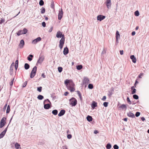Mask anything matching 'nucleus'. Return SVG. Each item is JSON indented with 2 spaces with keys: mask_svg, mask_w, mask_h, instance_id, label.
Instances as JSON below:
<instances>
[{
  "mask_svg": "<svg viewBox=\"0 0 149 149\" xmlns=\"http://www.w3.org/2000/svg\"><path fill=\"white\" fill-rule=\"evenodd\" d=\"M14 78H13V79L10 82V85L11 86H12L13 85V82H14Z\"/></svg>",
  "mask_w": 149,
  "mask_h": 149,
  "instance_id": "09e8293b",
  "label": "nucleus"
},
{
  "mask_svg": "<svg viewBox=\"0 0 149 149\" xmlns=\"http://www.w3.org/2000/svg\"><path fill=\"white\" fill-rule=\"evenodd\" d=\"M52 29H53V27H51L50 29L49 30V32H51L52 30Z\"/></svg>",
  "mask_w": 149,
  "mask_h": 149,
  "instance_id": "052dcab7",
  "label": "nucleus"
},
{
  "mask_svg": "<svg viewBox=\"0 0 149 149\" xmlns=\"http://www.w3.org/2000/svg\"><path fill=\"white\" fill-rule=\"evenodd\" d=\"M67 138L68 139H70L72 138V135L71 134H68L67 136Z\"/></svg>",
  "mask_w": 149,
  "mask_h": 149,
  "instance_id": "8fccbe9b",
  "label": "nucleus"
},
{
  "mask_svg": "<svg viewBox=\"0 0 149 149\" xmlns=\"http://www.w3.org/2000/svg\"><path fill=\"white\" fill-rule=\"evenodd\" d=\"M82 68V66L81 65H78L77 66V68L78 70H80Z\"/></svg>",
  "mask_w": 149,
  "mask_h": 149,
  "instance_id": "7c9ffc66",
  "label": "nucleus"
},
{
  "mask_svg": "<svg viewBox=\"0 0 149 149\" xmlns=\"http://www.w3.org/2000/svg\"><path fill=\"white\" fill-rule=\"evenodd\" d=\"M130 58L132 60L133 63H135L136 62V59L135 56L134 55H131L130 56Z\"/></svg>",
  "mask_w": 149,
  "mask_h": 149,
  "instance_id": "2eb2a0df",
  "label": "nucleus"
},
{
  "mask_svg": "<svg viewBox=\"0 0 149 149\" xmlns=\"http://www.w3.org/2000/svg\"><path fill=\"white\" fill-rule=\"evenodd\" d=\"M6 118L5 117L3 118L0 122V128H1L3 127L5 125L6 123Z\"/></svg>",
  "mask_w": 149,
  "mask_h": 149,
  "instance_id": "39448f33",
  "label": "nucleus"
},
{
  "mask_svg": "<svg viewBox=\"0 0 149 149\" xmlns=\"http://www.w3.org/2000/svg\"><path fill=\"white\" fill-rule=\"evenodd\" d=\"M105 18L104 16L102 15H98L97 17V20L100 21H101L102 20L104 19Z\"/></svg>",
  "mask_w": 149,
  "mask_h": 149,
  "instance_id": "6e6552de",
  "label": "nucleus"
},
{
  "mask_svg": "<svg viewBox=\"0 0 149 149\" xmlns=\"http://www.w3.org/2000/svg\"><path fill=\"white\" fill-rule=\"evenodd\" d=\"M133 97L136 100H137L139 98L138 96L136 94H134L133 95Z\"/></svg>",
  "mask_w": 149,
  "mask_h": 149,
  "instance_id": "c9c22d12",
  "label": "nucleus"
},
{
  "mask_svg": "<svg viewBox=\"0 0 149 149\" xmlns=\"http://www.w3.org/2000/svg\"><path fill=\"white\" fill-rule=\"evenodd\" d=\"M119 108L123 109H126V106L125 104H122L120 107Z\"/></svg>",
  "mask_w": 149,
  "mask_h": 149,
  "instance_id": "cd10ccee",
  "label": "nucleus"
},
{
  "mask_svg": "<svg viewBox=\"0 0 149 149\" xmlns=\"http://www.w3.org/2000/svg\"><path fill=\"white\" fill-rule=\"evenodd\" d=\"M143 73H141L140 74L139 76V78H141V76H142L143 75Z\"/></svg>",
  "mask_w": 149,
  "mask_h": 149,
  "instance_id": "6e6d98bb",
  "label": "nucleus"
},
{
  "mask_svg": "<svg viewBox=\"0 0 149 149\" xmlns=\"http://www.w3.org/2000/svg\"><path fill=\"white\" fill-rule=\"evenodd\" d=\"M30 57L31 58H33V56L32 54H30L29 55V56L27 57V59L29 61H31L32 60V58H30Z\"/></svg>",
  "mask_w": 149,
  "mask_h": 149,
  "instance_id": "5701e85b",
  "label": "nucleus"
},
{
  "mask_svg": "<svg viewBox=\"0 0 149 149\" xmlns=\"http://www.w3.org/2000/svg\"><path fill=\"white\" fill-rule=\"evenodd\" d=\"M106 3L107 8H109L111 6V0H106Z\"/></svg>",
  "mask_w": 149,
  "mask_h": 149,
  "instance_id": "f8f14e48",
  "label": "nucleus"
},
{
  "mask_svg": "<svg viewBox=\"0 0 149 149\" xmlns=\"http://www.w3.org/2000/svg\"><path fill=\"white\" fill-rule=\"evenodd\" d=\"M70 104L72 106H75L77 104V101L76 99L74 97H72L70 100Z\"/></svg>",
  "mask_w": 149,
  "mask_h": 149,
  "instance_id": "20e7f679",
  "label": "nucleus"
},
{
  "mask_svg": "<svg viewBox=\"0 0 149 149\" xmlns=\"http://www.w3.org/2000/svg\"><path fill=\"white\" fill-rule=\"evenodd\" d=\"M135 33H135V31H134L132 32V36H134L135 35Z\"/></svg>",
  "mask_w": 149,
  "mask_h": 149,
  "instance_id": "e2e57ef3",
  "label": "nucleus"
},
{
  "mask_svg": "<svg viewBox=\"0 0 149 149\" xmlns=\"http://www.w3.org/2000/svg\"><path fill=\"white\" fill-rule=\"evenodd\" d=\"M15 147L17 149H21V147L20 145L17 143H16L15 144Z\"/></svg>",
  "mask_w": 149,
  "mask_h": 149,
  "instance_id": "a211bd4d",
  "label": "nucleus"
},
{
  "mask_svg": "<svg viewBox=\"0 0 149 149\" xmlns=\"http://www.w3.org/2000/svg\"><path fill=\"white\" fill-rule=\"evenodd\" d=\"M106 99V97L105 96H104L103 97V98L102 99V100L103 101H105Z\"/></svg>",
  "mask_w": 149,
  "mask_h": 149,
  "instance_id": "603ef678",
  "label": "nucleus"
},
{
  "mask_svg": "<svg viewBox=\"0 0 149 149\" xmlns=\"http://www.w3.org/2000/svg\"><path fill=\"white\" fill-rule=\"evenodd\" d=\"M63 149H67V148L66 146H63Z\"/></svg>",
  "mask_w": 149,
  "mask_h": 149,
  "instance_id": "774afa93",
  "label": "nucleus"
},
{
  "mask_svg": "<svg viewBox=\"0 0 149 149\" xmlns=\"http://www.w3.org/2000/svg\"><path fill=\"white\" fill-rule=\"evenodd\" d=\"M63 12L62 9L59 11V13L58 15V19L61 20L63 17Z\"/></svg>",
  "mask_w": 149,
  "mask_h": 149,
  "instance_id": "0eeeda50",
  "label": "nucleus"
},
{
  "mask_svg": "<svg viewBox=\"0 0 149 149\" xmlns=\"http://www.w3.org/2000/svg\"><path fill=\"white\" fill-rule=\"evenodd\" d=\"M120 54L121 55H122L123 54V50L120 51Z\"/></svg>",
  "mask_w": 149,
  "mask_h": 149,
  "instance_id": "13d9d810",
  "label": "nucleus"
},
{
  "mask_svg": "<svg viewBox=\"0 0 149 149\" xmlns=\"http://www.w3.org/2000/svg\"><path fill=\"white\" fill-rule=\"evenodd\" d=\"M56 37L57 38H62L59 41V47L61 49L64 44L65 42V36L64 34H63L60 31H58L56 34Z\"/></svg>",
  "mask_w": 149,
  "mask_h": 149,
  "instance_id": "f257e3e1",
  "label": "nucleus"
},
{
  "mask_svg": "<svg viewBox=\"0 0 149 149\" xmlns=\"http://www.w3.org/2000/svg\"><path fill=\"white\" fill-rule=\"evenodd\" d=\"M44 98L43 96L41 95H39L38 96L37 98L39 100H42Z\"/></svg>",
  "mask_w": 149,
  "mask_h": 149,
  "instance_id": "bb28decb",
  "label": "nucleus"
},
{
  "mask_svg": "<svg viewBox=\"0 0 149 149\" xmlns=\"http://www.w3.org/2000/svg\"><path fill=\"white\" fill-rule=\"evenodd\" d=\"M42 26L44 27H45L46 26V23L45 22H42Z\"/></svg>",
  "mask_w": 149,
  "mask_h": 149,
  "instance_id": "5fc2aeb1",
  "label": "nucleus"
},
{
  "mask_svg": "<svg viewBox=\"0 0 149 149\" xmlns=\"http://www.w3.org/2000/svg\"><path fill=\"white\" fill-rule=\"evenodd\" d=\"M10 106L9 105H8L7 107V109L6 111V113H9L10 111Z\"/></svg>",
  "mask_w": 149,
  "mask_h": 149,
  "instance_id": "c756f323",
  "label": "nucleus"
},
{
  "mask_svg": "<svg viewBox=\"0 0 149 149\" xmlns=\"http://www.w3.org/2000/svg\"><path fill=\"white\" fill-rule=\"evenodd\" d=\"M52 113L54 115H56L57 114L58 111L56 109L52 111Z\"/></svg>",
  "mask_w": 149,
  "mask_h": 149,
  "instance_id": "393cba45",
  "label": "nucleus"
},
{
  "mask_svg": "<svg viewBox=\"0 0 149 149\" xmlns=\"http://www.w3.org/2000/svg\"><path fill=\"white\" fill-rule=\"evenodd\" d=\"M108 104V102H105L103 103V105L104 107H107Z\"/></svg>",
  "mask_w": 149,
  "mask_h": 149,
  "instance_id": "a19ab883",
  "label": "nucleus"
},
{
  "mask_svg": "<svg viewBox=\"0 0 149 149\" xmlns=\"http://www.w3.org/2000/svg\"><path fill=\"white\" fill-rule=\"evenodd\" d=\"M47 101L48 102H49V103H51V102L48 99H47L46 100H45L44 101V104H45L46 103V102Z\"/></svg>",
  "mask_w": 149,
  "mask_h": 149,
  "instance_id": "864d4df0",
  "label": "nucleus"
},
{
  "mask_svg": "<svg viewBox=\"0 0 149 149\" xmlns=\"http://www.w3.org/2000/svg\"><path fill=\"white\" fill-rule=\"evenodd\" d=\"M8 126L7 127H6L4 130L3 132H2L0 134V139H1L5 135L7 131Z\"/></svg>",
  "mask_w": 149,
  "mask_h": 149,
  "instance_id": "9d476101",
  "label": "nucleus"
},
{
  "mask_svg": "<svg viewBox=\"0 0 149 149\" xmlns=\"http://www.w3.org/2000/svg\"><path fill=\"white\" fill-rule=\"evenodd\" d=\"M27 81H25L24 84V85H23V87H25L26 85L27 84Z\"/></svg>",
  "mask_w": 149,
  "mask_h": 149,
  "instance_id": "bf43d9fd",
  "label": "nucleus"
},
{
  "mask_svg": "<svg viewBox=\"0 0 149 149\" xmlns=\"http://www.w3.org/2000/svg\"><path fill=\"white\" fill-rule=\"evenodd\" d=\"M24 68L26 70H27L30 67V65L26 63L24 64Z\"/></svg>",
  "mask_w": 149,
  "mask_h": 149,
  "instance_id": "412c9836",
  "label": "nucleus"
},
{
  "mask_svg": "<svg viewBox=\"0 0 149 149\" xmlns=\"http://www.w3.org/2000/svg\"><path fill=\"white\" fill-rule=\"evenodd\" d=\"M63 68L61 67H58V70L59 72H61Z\"/></svg>",
  "mask_w": 149,
  "mask_h": 149,
  "instance_id": "ea45409f",
  "label": "nucleus"
},
{
  "mask_svg": "<svg viewBox=\"0 0 149 149\" xmlns=\"http://www.w3.org/2000/svg\"><path fill=\"white\" fill-rule=\"evenodd\" d=\"M39 4V5L41 6H43L44 4V2L42 0H40V1Z\"/></svg>",
  "mask_w": 149,
  "mask_h": 149,
  "instance_id": "f704fd0d",
  "label": "nucleus"
},
{
  "mask_svg": "<svg viewBox=\"0 0 149 149\" xmlns=\"http://www.w3.org/2000/svg\"><path fill=\"white\" fill-rule=\"evenodd\" d=\"M37 67L36 66H34L33 68L30 73V77L31 78H33L35 75L37 71Z\"/></svg>",
  "mask_w": 149,
  "mask_h": 149,
  "instance_id": "7ed1b4c3",
  "label": "nucleus"
},
{
  "mask_svg": "<svg viewBox=\"0 0 149 149\" xmlns=\"http://www.w3.org/2000/svg\"><path fill=\"white\" fill-rule=\"evenodd\" d=\"M113 147L114 149H118L119 148L118 146L116 144L114 145Z\"/></svg>",
  "mask_w": 149,
  "mask_h": 149,
  "instance_id": "c03bdc74",
  "label": "nucleus"
},
{
  "mask_svg": "<svg viewBox=\"0 0 149 149\" xmlns=\"http://www.w3.org/2000/svg\"><path fill=\"white\" fill-rule=\"evenodd\" d=\"M77 93L78 94V95L79 97L80 100H82L81 95V93H80V92L79 91H77Z\"/></svg>",
  "mask_w": 149,
  "mask_h": 149,
  "instance_id": "a878e982",
  "label": "nucleus"
},
{
  "mask_svg": "<svg viewBox=\"0 0 149 149\" xmlns=\"http://www.w3.org/2000/svg\"><path fill=\"white\" fill-rule=\"evenodd\" d=\"M44 58L43 56H41L39 58L38 60L37 61V63H41L44 60Z\"/></svg>",
  "mask_w": 149,
  "mask_h": 149,
  "instance_id": "dca6fc26",
  "label": "nucleus"
},
{
  "mask_svg": "<svg viewBox=\"0 0 149 149\" xmlns=\"http://www.w3.org/2000/svg\"><path fill=\"white\" fill-rule=\"evenodd\" d=\"M14 63H13L11 65L10 68V70H13V69L14 67Z\"/></svg>",
  "mask_w": 149,
  "mask_h": 149,
  "instance_id": "b1692460",
  "label": "nucleus"
},
{
  "mask_svg": "<svg viewBox=\"0 0 149 149\" xmlns=\"http://www.w3.org/2000/svg\"><path fill=\"white\" fill-rule=\"evenodd\" d=\"M127 115L128 116L132 118H134L135 117V116L134 114L131 112H129L127 113Z\"/></svg>",
  "mask_w": 149,
  "mask_h": 149,
  "instance_id": "f3484780",
  "label": "nucleus"
},
{
  "mask_svg": "<svg viewBox=\"0 0 149 149\" xmlns=\"http://www.w3.org/2000/svg\"><path fill=\"white\" fill-rule=\"evenodd\" d=\"M18 65H15V67L16 69V70H17V68H18Z\"/></svg>",
  "mask_w": 149,
  "mask_h": 149,
  "instance_id": "69168bd1",
  "label": "nucleus"
},
{
  "mask_svg": "<svg viewBox=\"0 0 149 149\" xmlns=\"http://www.w3.org/2000/svg\"><path fill=\"white\" fill-rule=\"evenodd\" d=\"M69 52L68 49L67 47H66L64 48L63 52V54L64 55H66Z\"/></svg>",
  "mask_w": 149,
  "mask_h": 149,
  "instance_id": "4468645a",
  "label": "nucleus"
},
{
  "mask_svg": "<svg viewBox=\"0 0 149 149\" xmlns=\"http://www.w3.org/2000/svg\"><path fill=\"white\" fill-rule=\"evenodd\" d=\"M7 104H6L4 107L3 108V111H5L6 110V108L7 107Z\"/></svg>",
  "mask_w": 149,
  "mask_h": 149,
  "instance_id": "49530a36",
  "label": "nucleus"
},
{
  "mask_svg": "<svg viewBox=\"0 0 149 149\" xmlns=\"http://www.w3.org/2000/svg\"><path fill=\"white\" fill-rule=\"evenodd\" d=\"M120 34L119 32L117 31L116 32V39H118L120 37Z\"/></svg>",
  "mask_w": 149,
  "mask_h": 149,
  "instance_id": "4be33fe9",
  "label": "nucleus"
},
{
  "mask_svg": "<svg viewBox=\"0 0 149 149\" xmlns=\"http://www.w3.org/2000/svg\"><path fill=\"white\" fill-rule=\"evenodd\" d=\"M127 100L130 104H131V102L129 98L127 97Z\"/></svg>",
  "mask_w": 149,
  "mask_h": 149,
  "instance_id": "37998d69",
  "label": "nucleus"
},
{
  "mask_svg": "<svg viewBox=\"0 0 149 149\" xmlns=\"http://www.w3.org/2000/svg\"><path fill=\"white\" fill-rule=\"evenodd\" d=\"M4 19L1 18V19L0 20V24H1L3 23L4 22Z\"/></svg>",
  "mask_w": 149,
  "mask_h": 149,
  "instance_id": "a18cd8bd",
  "label": "nucleus"
},
{
  "mask_svg": "<svg viewBox=\"0 0 149 149\" xmlns=\"http://www.w3.org/2000/svg\"><path fill=\"white\" fill-rule=\"evenodd\" d=\"M18 60H17L15 62V65H18Z\"/></svg>",
  "mask_w": 149,
  "mask_h": 149,
  "instance_id": "680f3d73",
  "label": "nucleus"
},
{
  "mask_svg": "<svg viewBox=\"0 0 149 149\" xmlns=\"http://www.w3.org/2000/svg\"><path fill=\"white\" fill-rule=\"evenodd\" d=\"M44 108L45 109H48L50 107V105L49 104H44Z\"/></svg>",
  "mask_w": 149,
  "mask_h": 149,
  "instance_id": "6ab92c4d",
  "label": "nucleus"
},
{
  "mask_svg": "<svg viewBox=\"0 0 149 149\" xmlns=\"http://www.w3.org/2000/svg\"><path fill=\"white\" fill-rule=\"evenodd\" d=\"M69 93L68 92H65V93H64V95L65 96H67V95Z\"/></svg>",
  "mask_w": 149,
  "mask_h": 149,
  "instance_id": "338daca9",
  "label": "nucleus"
},
{
  "mask_svg": "<svg viewBox=\"0 0 149 149\" xmlns=\"http://www.w3.org/2000/svg\"><path fill=\"white\" fill-rule=\"evenodd\" d=\"M134 14L135 16H138L139 15V13L138 11H136L135 12Z\"/></svg>",
  "mask_w": 149,
  "mask_h": 149,
  "instance_id": "4c0bfd02",
  "label": "nucleus"
},
{
  "mask_svg": "<svg viewBox=\"0 0 149 149\" xmlns=\"http://www.w3.org/2000/svg\"><path fill=\"white\" fill-rule=\"evenodd\" d=\"M13 73V70H10V75H12Z\"/></svg>",
  "mask_w": 149,
  "mask_h": 149,
  "instance_id": "4d7b16f0",
  "label": "nucleus"
},
{
  "mask_svg": "<svg viewBox=\"0 0 149 149\" xmlns=\"http://www.w3.org/2000/svg\"><path fill=\"white\" fill-rule=\"evenodd\" d=\"M40 10H41V13L42 14H43L45 13V8L42 7V9H41Z\"/></svg>",
  "mask_w": 149,
  "mask_h": 149,
  "instance_id": "72a5a7b5",
  "label": "nucleus"
},
{
  "mask_svg": "<svg viewBox=\"0 0 149 149\" xmlns=\"http://www.w3.org/2000/svg\"><path fill=\"white\" fill-rule=\"evenodd\" d=\"M87 120L89 122H90L92 121V118L91 116H88L86 118Z\"/></svg>",
  "mask_w": 149,
  "mask_h": 149,
  "instance_id": "aec40b11",
  "label": "nucleus"
},
{
  "mask_svg": "<svg viewBox=\"0 0 149 149\" xmlns=\"http://www.w3.org/2000/svg\"><path fill=\"white\" fill-rule=\"evenodd\" d=\"M65 113V111L64 110H61L60 112L59 113H58V116L60 117L61 116L64 115Z\"/></svg>",
  "mask_w": 149,
  "mask_h": 149,
  "instance_id": "ddd939ff",
  "label": "nucleus"
},
{
  "mask_svg": "<svg viewBox=\"0 0 149 149\" xmlns=\"http://www.w3.org/2000/svg\"><path fill=\"white\" fill-rule=\"evenodd\" d=\"M42 87L41 86L37 88V90L39 92H41L42 91Z\"/></svg>",
  "mask_w": 149,
  "mask_h": 149,
  "instance_id": "79ce46f5",
  "label": "nucleus"
},
{
  "mask_svg": "<svg viewBox=\"0 0 149 149\" xmlns=\"http://www.w3.org/2000/svg\"><path fill=\"white\" fill-rule=\"evenodd\" d=\"M97 106V103H96L95 102H93L92 107L94 108Z\"/></svg>",
  "mask_w": 149,
  "mask_h": 149,
  "instance_id": "2f4dec72",
  "label": "nucleus"
},
{
  "mask_svg": "<svg viewBox=\"0 0 149 149\" xmlns=\"http://www.w3.org/2000/svg\"><path fill=\"white\" fill-rule=\"evenodd\" d=\"M89 80L86 77L84 78V79L83 81V84L85 85V86L87 85L89 83Z\"/></svg>",
  "mask_w": 149,
  "mask_h": 149,
  "instance_id": "423d86ee",
  "label": "nucleus"
},
{
  "mask_svg": "<svg viewBox=\"0 0 149 149\" xmlns=\"http://www.w3.org/2000/svg\"><path fill=\"white\" fill-rule=\"evenodd\" d=\"M88 88L90 89H92L93 88V86L92 84H89L88 85Z\"/></svg>",
  "mask_w": 149,
  "mask_h": 149,
  "instance_id": "58836bf2",
  "label": "nucleus"
},
{
  "mask_svg": "<svg viewBox=\"0 0 149 149\" xmlns=\"http://www.w3.org/2000/svg\"><path fill=\"white\" fill-rule=\"evenodd\" d=\"M111 147V146L110 144L108 143L106 146V148L107 149H110Z\"/></svg>",
  "mask_w": 149,
  "mask_h": 149,
  "instance_id": "473e14b6",
  "label": "nucleus"
},
{
  "mask_svg": "<svg viewBox=\"0 0 149 149\" xmlns=\"http://www.w3.org/2000/svg\"><path fill=\"white\" fill-rule=\"evenodd\" d=\"M22 34H23V32L22 31V30H20L17 33V35L18 36H20V35Z\"/></svg>",
  "mask_w": 149,
  "mask_h": 149,
  "instance_id": "c85d7f7f",
  "label": "nucleus"
},
{
  "mask_svg": "<svg viewBox=\"0 0 149 149\" xmlns=\"http://www.w3.org/2000/svg\"><path fill=\"white\" fill-rule=\"evenodd\" d=\"M41 38L40 37H38L37 38L33 40L32 43L33 44H36L37 42L41 40Z\"/></svg>",
  "mask_w": 149,
  "mask_h": 149,
  "instance_id": "1a4fd4ad",
  "label": "nucleus"
},
{
  "mask_svg": "<svg viewBox=\"0 0 149 149\" xmlns=\"http://www.w3.org/2000/svg\"><path fill=\"white\" fill-rule=\"evenodd\" d=\"M136 90L135 89H134L133 90L132 93V94H134L136 93Z\"/></svg>",
  "mask_w": 149,
  "mask_h": 149,
  "instance_id": "3c124183",
  "label": "nucleus"
},
{
  "mask_svg": "<svg viewBox=\"0 0 149 149\" xmlns=\"http://www.w3.org/2000/svg\"><path fill=\"white\" fill-rule=\"evenodd\" d=\"M22 31L23 32V34H25L27 33V30L26 28H24L23 30Z\"/></svg>",
  "mask_w": 149,
  "mask_h": 149,
  "instance_id": "e433bc0d",
  "label": "nucleus"
},
{
  "mask_svg": "<svg viewBox=\"0 0 149 149\" xmlns=\"http://www.w3.org/2000/svg\"><path fill=\"white\" fill-rule=\"evenodd\" d=\"M65 84L68 90L70 91L71 92L74 91L75 89L74 88V84L73 82L71 80L66 79L64 81Z\"/></svg>",
  "mask_w": 149,
  "mask_h": 149,
  "instance_id": "f03ea898",
  "label": "nucleus"
},
{
  "mask_svg": "<svg viewBox=\"0 0 149 149\" xmlns=\"http://www.w3.org/2000/svg\"><path fill=\"white\" fill-rule=\"evenodd\" d=\"M42 77L43 78H45V77L46 76L45 75L44 73H42V74L41 75Z\"/></svg>",
  "mask_w": 149,
  "mask_h": 149,
  "instance_id": "0e129e2a",
  "label": "nucleus"
},
{
  "mask_svg": "<svg viewBox=\"0 0 149 149\" xmlns=\"http://www.w3.org/2000/svg\"><path fill=\"white\" fill-rule=\"evenodd\" d=\"M24 45V42L23 40H21L20 43L19 45V48H22Z\"/></svg>",
  "mask_w": 149,
  "mask_h": 149,
  "instance_id": "9b49d317",
  "label": "nucleus"
},
{
  "mask_svg": "<svg viewBox=\"0 0 149 149\" xmlns=\"http://www.w3.org/2000/svg\"><path fill=\"white\" fill-rule=\"evenodd\" d=\"M140 113L139 112H137L135 114V116L136 117H138L140 115Z\"/></svg>",
  "mask_w": 149,
  "mask_h": 149,
  "instance_id": "de8ad7c7",
  "label": "nucleus"
}]
</instances>
